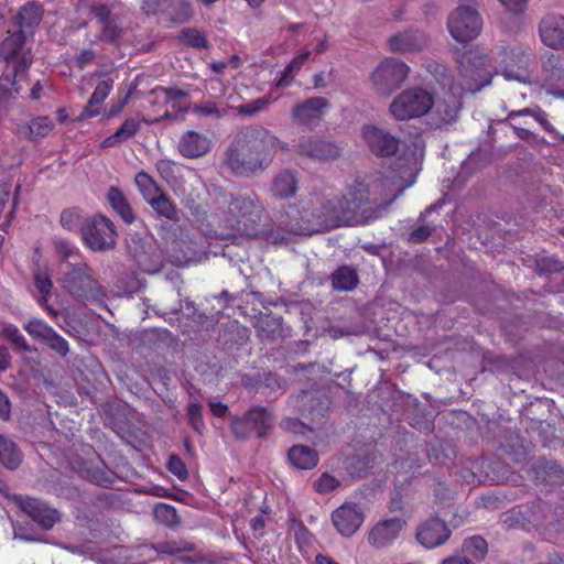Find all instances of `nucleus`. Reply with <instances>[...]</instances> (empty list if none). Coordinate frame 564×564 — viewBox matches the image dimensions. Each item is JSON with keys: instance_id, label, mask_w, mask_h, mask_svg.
<instances>
[{"instance_id": "nucleus-1", "label": "nucleus", "mask_w": 564, "mask_h": 564, "mask_svg": "<svg viewBox=\"0 0 564 564\" xmlns=\"http://www.w3.org/2000/svg\"><path fill=\"white\" fill-rule=\"evenodd\" d=\"M415 163L399 165L390 175L369 182L355 180L341 195L310 193L294 206L299 230L305 232L354 226L377 220L415 182Z\"/></svg>"}, {"instance_id": "nucleus-2", "label": "nucleus", "mask_w": 564, "mask_h": 564, "mask_svg": "<svg viewBox=\"0 0 564 564\" xmlns=\"http://www.w3.org/2000/svg\"><path fill=\"white\" fill-rule=\"evenodd\" d=\"M278 151L288 152L289 143L262 126L240 131L225 152V164L236 175L249 176L267 170Z\"/></svg>"}, {"instance_id": "nucleus-3", "label": "nucleus", "mask_w": 564, "mask_h": 564, "mask_svg": "<svg viewBox=\"0 0 564 564\" xmlns=\"http://www.w3.org/2000/svg\"><path fill=\"white\" fill-rule=\"evenodd\" d=\"M494 76V67L490 65L487 54L478 51H469L458 59L457 74L445 66H440L438 84L443 89H455L465 95L475 94L490 85Z\"/></svg>"}, {"instance_id": "nucleus-4", "label": "nucleus", "mask_w": 564, "mask_h": 564, "mask_svg": "<svg viewBox=\"0 0 564 564\" xmlns=\"http://www.w3.org/2000/svg\"><path fill=\"white\" fill-rule=\"evenodd\" d=\"M57 281L65 291L80 300L94 299L99 293L95 273L85 261L64 264L57 272Z\"/></svg>"}, {"instance_id": "nucleus-5", "label": "nucleus", "mask_w": 564, "mask_h": 564, "mask_svg": "<svg viewBox=\"0 0 564 564\" xmlns=\"http://www.w3.org/2000/svg\"><path fill=\"white\" fill-rule=\"evenodd\" d=\"M459 6L447 18V30L458 43L475 40L482 30V19L478 13L477 0H459Z\"/></svg>"}, {"instance_id": "nucleus-6", "label": "nucleus", "mask_w": 564, "mask_h": 564, "mask_svg": "<svg viewBox=\"0 0 564 564\" xmlns=\"http://www.w3.org/2000/svg\"><path fill=\"white\" fill-rule=\"evenodd\" d=\"M262 210L263 207L254 193L238 195L229 202L227 225L242 235L250 236Z\"/></svg>"}, {"instance_id": "nucleus-7", "label": "nucleus", "mask_w": 564, "mask_h": 564, "mask_svg": "<svg viewBox=\"0 0 564 564\" xmlns=\"http://www.w3.org/2000/svg\"><path fill=\"white\" fill-rule=\"evenodd\" d=\"M434 105L432 94L421 87L403 90L390 104L389 111L397 120H410L426 115Z\"/></svg>"}, {"instance_id": "nucleus-8", "label": "nucleus", "mask_w": 564, "mask_h": 564, "mask_svg": "<svg viewBox=\"0 0 564 564\" xmlns=\"http://www.w3.org/2000/svg\"><path fill=\"white\" fill-rule=\"evenodd\" d=\"M409 66L398 58L384 59L372 73L371 82L377 94L389 96L409 75Z\"/></svg>"}, {"instance_id": "nucleus-9", "label": "nucleus", "mask_w": 564, "mask_h": 564, "mask_svg": "<svg viewBox=\"0 0 564 564\" xmlns=\"http://www.w3.org/2000/svg\"><path fill=\"white\" fill-rule=\"evenodd\" d=\"M84 243L93 251L100 252L111 249L116 243L113 224L101 215L87 218L82 228Z\"/></svg>"}, {"instance_id": "nucleus-10", "label": "nucleus", "mask_w": 564, "mask_h": 564, "mask_svg": "<svg viewBox=\"0 0 564 564\" xmlns=\"http://www.w3.org/2000/svg\"><path fill=\"white\" fill-rule=\"evenodd\" d=\"M272 426V415L264 409H250L242 417H234L231 431L237 438L262 437Z\"/></svg>"}, {"instance_id": "nucleus-11", "label": "nucleus", "mask_w": 564, "mask_h": 564, "mask_svg": "<svg viewBox=\"0 0 564 564\" xmlns=\"http://www.w3.org/2000/svg\"><path fill=\"white\" fill-rule=\"evenodd\" d=\"M405 528L406 521L401 517L381 519L369 529L367 542L377 550L389 547L402 535Z\"/></svg>"}, {"instance_id": "nucleus-12", "label": "nucleus", "mask_w": 564, "mask_h": 564, "mask_svg": "<svg viewBox=\"0 0 564 564\" xmlns=\"http://www.w3.org/2000/svg\"><path fill=\"white\" fill-rule=\"evenodd\" d=\"M332 522L336 531L344 538L354 535L365 521V512L360 505L345 502L332 512Z\"/></svg>"}, {"instance_id": "nucleus-13", "label": "nucleus", "mask_w": 564, "mask_h": 564, "mask_svg": "<svg viewBox=\"0 0 564 564\" xmlns=\"http://www.w3.org/2000/svg\"><path fill=\"white\" fill-rule=\"evenodd\" d=\"M11 499L24 513L45 530L51 529L59 520L57 510L50 508L41 500L21 495H13Z\"/></svg>"}, {"instance_id": "nucleus-14", "label": "nucleus", "mask_w": 564, "mask_h": 564, "mask_svg": "<svg viewBox=\"0 0 564 564\" xmlns=\"http://www.w3.org/2000/svg\"><path fill=\"white\" fill-rule=\"evenodd\" d=\"M362 139L372 153L379 156L393 155L400 145V140L389 131L368 124L361 130Z\"/></svg>"}, {"instance_id": "nucleus-15", "label": "nucleus", "mask_w": 564, "mask_h": 564, "mask_svg": "<svg viewBox=\"0 0 564 564\" xmlns=\"http://www.w3.org/2000/svg\"><path fill=\"white\" fill-rule=\"evenodd\" d=\"M463 96L455 89H443L442 94L434 99V115L437 117V124H449L458 118L463 105Z\"/></svg>"}, {"instance_id": "nucleus-16", "label": "nucleus", "mask_w": 564, "mask_h": 564, "mask_svg": "<svg viewBox=\"0 0 564 564\" xmlns=\"http://www.w3.org/2000/svg\"><path fill=\"white\" fill-rule=\"evenodd\" d=\"M296 153L312 160H333L339 156L338 147L314 137H302L296 144Z\"/></svg>"}, {"instance_id": "nucleus-17", "label": "nucleus", "mask_w": 564, "mask_h": 564, "mask_svg": "<svg viewBox=\"0 0 564 564\" xmlns=\"http://www.w3.org/2000/svg\"><path fill=\"white\" fill-rule=\"evenodd\" d=\"M539 35L544 45L553 50H564V17L546 14L539 23Z\"/></svg>"}, {"instance_id": "nucleus-18", "label": "nucleus", "mask_w": 564, "mask_h": 564, "mask_svg": "<svg viewBox=\"0 0 564 564\" xmlns=\"http://www.w3.org/2000/svg\"><path fill=\"white\" fill-rule=\"evenodd\" d=\"M427 37L417 30H405L391 35L388 41L390 51L400 54L417 53L427 46Z\"/></svg>"}, {"instance_id": "nucleus-19", "label": "nucleus", "mask_w": 564, "mask_h": 564, "mask_svg": "<svg viewBox=\"0 0 564 564\" xmlns=\"http://www.w3.org/2000/svg\"><path fill=\"white\" fill-rule=\"evenodd\" d=\"M451 535L446 523L438 518H430L421 523L416 531V539L426 549H434L445 543Z\"/></svg>"}, {"instance_id": "nucleus-20", "label": "nucleus", "mask_w": 564, "mask_h": 564, "mask_svg": "<svg viewBox=\"0 0 564 564\" xmlns=\"http://www.w3.org/2000/svg\"><path fill=\"white\" fill-rule=\"evenodd\" d=\"M329 108V102L323 97H312L303 102L295 105L292 109V119L303 126H312L318 122L325 110Z\"/></svg>"}, {"instance_id": "nucleus-21", "label": "nucleus", "mask_w": 564, "mask_h": 564, "mask_svg": "<svg viewBox=\"0 0 564 564\" xmlns=\"http://www.w3.org/2000/svg\"><path fill=\"white\" fill-rule=\"evenodd\" d=\"M212 148L207 134L194 130L184 132L177 143L180 154L186 159H198L206 155Z\"/></svg>"}, {"instance_id": "nucleus-22", "label": "nucleus", "mask_w": 564, "mask_h": 564, "mask_svg": "<svg viewBox=\"0 0 564 564\" xmlns=\"http://www.w3.org/2000/svg\"><path fill=\"white\" fill-rule=\"evenodd\" d=\"M299 183V173L295 170L283 169L273 176L270 192L276 199H288L296 194Z\"/></svg>"}, {"instance_id": "nucleus-23", "label": "nucleus", "mask_w": 564, "mask_h": 564, "mask_svg": "<svg viewBox=\"0 0 564 564\" xmlns=\"http://www.w3.org/2000/svg\"><path fill=\"white\" fill-rule=\"evenodd\" d=\"M113 87V80L111 78H106L100 80L94 93L91 94L87 106L83 109L79 118L87 119L94 118L99 115V109L97 106L101 105L105 99L109 96Z\"/></svg>"}, {"instance_id": "nucleus-24", "label": "nucleus", "mask_w": 564, "mask_h": 564, "mask_svg": "<svg viewBox=\"0 0 564 564\" xmlns=\"http://www.w3.org/2000/svg\"><path fill=\"white\" fill-rule=\"evenodd\" d=\"M155 169L159 175L172 187V189L177 191L183 186V169L176 162L169 159H162L155 163Z\"/></svg>"}, {"instance_id": "nucleus-25", "label": "nucleus", "mask_w": 564, "mask_h": 564, "mask_svg": "<svg viewBox=\"0 0 564 564\" xmlns=\"http://www.w3.org/2000/svg\"><path fill=\"white\" fill-rule=\"evenodd\" d=\"M25 42V34L22 30L9 32L0 43V57L6 62L19 58Z\"/></svg>"}, {"instance_id": "nucleus-26", "label": "nucleus", "mask_w": 564, "mask_h": 564, "mask_svg": "<svg viewBox=\"0 0 564 564\" xmlns=\"http://www.w3.org/2000/svg\"><path fill=\"white\" fill-rule=\"evenodd\" d=\"M543 80L550 87L564 86V62L558 55L551 54L543 61Z\"/></svg>"}, {"instance_id": "nucleus-27", "label": "nucleus", "mask_w": 564, "mask_h": 564, "mask_svg": "<svg viewBox=\"0 0 564 564\" xmlns=\"http://www.w3.org/2000/svg\"><path fill=\"white\" fill-rule=\"evenodd\" d=\"M139 129V120L134 118L126 119L123 123L117 129V131L113 134L106 138L100 145L104 149L116 147L134 137L138 133Z\"/></svg>"}, {"instance_id": "nucleus-28", "label": "nucleus", "mask_w": 564, "mask_h": 564, "mask_svg": "<svg viewBox=\"0 0 564 564\" xmlns=\"http://www.w3.org/2000/svg\"><path fill=\"white\" fill-rule=\"evenodd\" d=\"M53 247L58 259L57 272L63 269L64 264H74L76 261H83L79 249L65 239H54Z\"/></svg>"}, {"instance_id": "nucleus-29", "label": "nucleus", "mask_w": 564, "mask_h": 564, "mask_svg": "<svg viewBox=\"0 0 564 564\" xmlns=\"http://www.w3.org/2000/svg\"><path fill=\"white\" fill-rule=\"evenodd\" d=\"M43 8L37 2H29L18 14V24L23 32L32 31L42 20Z\"/></svg>"}, {"instance_id": "nucleus-30", "label": "nucleus", "mask_w": 564, "mask_h": 564, "mask_svg": "<svg viewBox=\"0 0 564 564\" xmlns=\"http://www.w3.org/2000/svg\"><path fill=\"white\" fill-rule=\"evenodd\" d=\"M289 459L299 469H311L316 466L318 457L314 449L297 445L290 449Z\"/></svg>"}, {"instance_id": "nucleus-31", "label": "nucleus", "mask_w": 564, "mask_h": 564, "mask_svg": "<svg viewBox=\"0 0 564 564\" xmlns=\"http://www.w3.org/2000/svg\"><path fill=\"white\" fill-rule=\"evenodd\" d=\"M22 462V454L8 437L0 435V463L8 469H15Z\"/></svg>"}, {"instance_id": "nucleus-32", "label": "nucleus", "mask_w": 564, "mask_h": 564, "mask_svg": "<svg viewBox=\"0 0 564 564\" xmlns=\"http://www.w3.org/2000/svg\"><path fill=\"white\" fill-rule=\"evenodd\" d=\"M107 199L110 206L119 214V216L127 223L131 224L134 220V215L130 205L127 202L123 193L116 186H111L107 193Z\"/></svg>"}, {"instance_id": "nucleus-33", "label": "nucleus", "mask_w": 564, "mask_h": 564, "mask_svg": "<svg viewBox=\"0 0 564 564\" xmlns=\"http://www.w3.org/2000/svg\"><path fill=\"white\" fill-rule=\"evenodd\" d=\"M357 283V272L347 265L338 268L332 275V284L334 289L339 291H351Z\"/></svg>"}, {"instance_id": "nucleus-34", "label": "nucleus", "mask_w": 564, "mask_h": 564, "mask_svg": "<svg viewBox=\"0 0 564 564\" xmlns=\"http://www.w3.org/2000/svg\"><path fill=\"white\" fill-rule=\"evenodd\" d=\"M134 183L147 203L162 192L155 180L144 171L137 173Z\"/></svg>"}, {"instance_id": "nucleus-35", "label": "nucleus", "mask_w": 564, "mask_h": 564, "mask_svg": "<svg viewBox=\"0 0 564 564\" xmlns=\"http://www.w3.org/2000/svg\"><path fill=\"white\" fill-rule=\"evenodd\" d=\"M151 549L158 554L174 555L182 552H192L195 550V545L185 540H170L154 543Z\"/></svg>"}, {"instance_id": "nucleus-36", "label": "nucleus", "mask_w": 564, "mask_h": 564, "mask_svg": "<svg viewBox=\"0 0 564 564\" xmlns=\"http://www.w3.org/2000/svg\"><path fill=\"white\" fill-rule=\"evenodd\" d=\"M310 55H311V52L308 50L301 51L284 68L281 78L276 83V86L278 87L289 86L294 77V74L301 69L302 65L307 61Z\"/></svg>"}, {"instance_id": "nucleus-37", "label": "nucleus", "mask_w": 564, "mask_h": 564, "mask_svg": "<svg viewBox=\"0 0 564 564\" xmlns=\"http://www.w3.org/2000/svg\"><path fill=\"white\" fill-rule=\"evenodd\" d=\"M86 220L77 208L64 209L59 217L62 227L72 232L79 231L82 234V228L85 226Z\"/></svg>"}, {"instance_id": "nucleus-38", "label": "nucleus", "mask_w": 564, "mask_h": 564, "mask_svg": "<svg viewBox=\"0 0 564 564\" xmlns=\"http://www.w3.org/2000/svg\"><path fill=\"white\" fill-rule=\"evenodd\" d=\"M148 204L155 210V213H158V215L170 220H176L177 212L175 205L163 191Z\"/></svg>"}, {"instance_id": "nucleus-39", "label": "nucleus", "mask_w": 564, "mask_h": 564, "mask_svg": "<svg viewBox=\"0 0 564 564\" xmlns=\"http://www.w3.org/2000/svg\"><path fill=\"white\" fill-rule=\"evenodd\" d=\"M166 13L172 22L183 23L192 17V7L185 0H170L166 7Z\"/></svg>"}, {"instance_id": "nucleus-40", "label": "nucleus", "mask_w": 564, "mask_h": 564, "mask_svg": "<svg viewBox=\"0 0 564 564\" xmlns=\"http://www.w3.org/2000/svg\"><path fill=\"white\" fill-rule=\"evenodd\" d=\"M34 284L41 295L39 302L41 305H44L48 301V297L51 296V290L53 288L51 275L47 269H37L34 272Z\"/></svg>"}, {"instance_id": "nucleus-41", "label": "nucleus", "mask_w": 564, "mask_h": 564, "mask_svg": "<svg viewBox=\"0 0 564 564\" xmlns=\"http://www.w3.org/2000/svg\"><path fill=\"white\" fill-rule=\"evenodd\" d=\"M24 330L34 339L45 343L54 332L53 327L42 319L33 318L24 325Z\"/></svg>"}, {"instance_id": "nucleus-42", "label": "nucleus", "mask_w": 564, "mask_h": 564, "mask_svg": "<svg viewBox=\"0 0 564 564\" xmlns=\"http://www.w3.org/2000/svg\"><path fill=\"white\" fill-rule=\"evenodd\" d=\"M463 551L477 560H481L487 554V542L479 535L471 536L464 541Z\"/></svg>"}, {"instance_id": "nucleus-43", "label": "nucleus", "mask_w": 564, "mask_h": 564, "mask_svg": "<svg viewBox=\"0 0 564 564\" xmlns=\"http://www.w3.org/2000/svg\"><path fill=\"white\" fill-rule=\"evenodd\" d=\"M271 104V98L269 96H263L261 98L251 100L243 105H240L236 108L237 112L245 117H253L259 112L267 109V107Z\"/></svg>"}, {"instance_id": "nucleus-44", "label": "nucleus", "mask_w": 564, "mask_h": 564, "mask_svg": "<svg viewBox=\"0 0 564 564\" xmlns=\"http://www.w3.org/2000/svg\"><path fill=\"white\" fill-rule=\"evenodd\" d=\"M155 519L166 527H175L178 523L176 509L166 503H158L154 508Z\"/></svg>"}, {"instance_id": "nucleus-45", "label": "nucleus", "mask_w": 564, "mask_h": 564, "mask_svg": "<svg viewBox=\"0 0 564 564\" xmlns=\"http://www.w3.org/2000/svg\"><path fill=\"white\" fill-rule=\"evenodd\" d=\"M180 41L195 48L207 47V40L205 35L196 29L187 28L182 30L180 33Z\"/></svg>"}, {"instance_id": "nucleus-46", "label": "nucleus", "mask_w": 564, "mask_h": 564, "mask_svg": "<svg viewBox=\"0 0 564 564\" xmlns=\"http://www.w3.org/2000/svg\"><path fill=\"white\" fill-rule=\"evenodd\" d=\"M122 34V29L118 25L116 19L101 24L100 34L96 37V40L91 41L93 43L97 41H104L107 43H116Z\"/></svg>"}, {"instance_id": "nucleus-47", "label": "nucleus", "mask_w": 564, "mask_h": 564, "mask_svg": "<svg viewBox=\"0 0 564 564\" xmlns=\"http://www.w3.org/2000/svg\"><path fill=\"white\" fill-rule=\"evenodd\" d=\"M52 129H53V122L47 117H40V118L33 119L29 123L30 134L34 139L46 137L52 131Z\"/></svg>"}, {"instance_id": "nucleus-48", "label": "nucleus", "mask_w": 564, "mask_h": 564, "mask_svg": "<svg viewBox=\"0 0 564 564\" xmlns=\"http://www.w3.org/2000/svg\"><path fill=\"white\" fill-rule=\"evenodd\" d=\"M3 336L9 339L14 347L21 349L23 351H30V346L28 345L24 336L20 333L18 327L14 325H7L2 329Z\"/></svg>"}, {"instance_id": "nucleus-49", "label": "nucleus", "mask_w": 564, "mask_h": 564, "mask_svg": "<svg viewBox=\"0 0 564 564\" xmlns=\"http://www.w3.org/2000/svg\"><path fill=\"white\" fill-rule=\"evenodd\" d=\"M187 417L192 427L199 434L205 430V423L203 421V413L200 404L192 402L187 406Z\"/></svg>"}, {"instance_id": "nucleus-50", "label": "nucleus", "mask_w": 564, "mask_h": 564, "mask_svg": "<svg viewBox=\"0 0 564 564\" xmlns=\"http://www.w3.org/2000/svg\"><path fill=\"white\" fill-rule=\"evenodd\" d=\"M167 469L171 474L184 481L188 477L187 468L184 462L177 455H171L167 460Z\"/></svg>"}, {"instance_id": "nucleus-51", "label": "nucleus", "mask_w": 564, "mask_h": 564, "mask_svg": "<svg viewBox=\"0 0 564 564\" xmlns=\"http://www.w3.org/2000/svg\"><path fill=\"white\" fill-rule=\"evenodd\" d=\"M193 112L202 117H215L220 118L225 115V111L220 110L216 102L207 101L205 104H195Z\"/></svg>"}, {"instance_id": "nucleus-52", "label": "nucleus", "mask_w": 564, "mask_h": 564, "mask_svg": "<svg viewBox=\"0 0 564 564\" xmlns=\"http://www.w3.org/2000/svg\"><path fill=\"white\" fill-rule=\"evenodd\" d=\"M339 486V481L329 474H323L315 482V490L326 495L335 490Z\"/></svg>"}, {"instance_id": "nucleus-53", "label": "nucleus", "mask_w": 564, "mask_h": 564, "mask_svg": "<svg viewBox=\"0 0 564 564\" xmlns=\"http://www.w3.org/2000/svg\"><path fill=\"white\" fill-rule=\"evenodd\" d=\"M44 344L63 357L69 351L68 343L55 330L50 335Z\"/></svg>"}, {"instance_id": "nucleus-54", "label": "nucleus", "mask_w": 564, "mask_h": 564, "mask_svg": "<svg viewBox=\"0 0 564 564\" xmlns=\"http://www.w3.org/2000/svg\"><path fill=\"white\" fill-rule=\"evenodd\" d=\"M536 269L540 273H552L561 271L563 264L553 257H545L536 261Z\"/></svg>"}, {"instance_id": "nucleus-55", "label": "nucleus", "mask_w": 564, "mask_h": 564, "mask_svg": "<svg viewBox=\"0 0 564 564\" xmlns=\"http://www.w3.org/2000/svg\"><path fill=\"white\" fill-rule=\"evenodd\" d=\"M281 429L295 434H305L310 429L300 420L293 417H286L280 423Z\"/></svg>"}, {"instance_id": "nucleus-56", "label": "nucleus", "mask_w": 564, "mask_h": 564, "mask_svg": "<svg viewBox=\"0 0 564 564\" xmlns=\"http://www.w3.org/2000/svg\"><path fill=\"white\" fill-rule=\"evenodd\" d=\"M142 10L147 14H155L159 12H166V7L170 0H140Z\"/></svg>"}, {"instance_id": "nucleus-57", "label": "nucleus", "mask_w": 564, "mask_h": 564, "mask_svg": "<svg viewBox=\"0 0 564 564\" xmlns=\"http://www.w3.org/2000/svg\"><path fill=\"white\" fill-rule=\"evenodd\" d=\"M91 12L99 24H104L115 20V18L111 17L110 8L106 4H94L91 7Z\"/></svg>"}, {"instance_id": "nucleus-58", "label": "nucleus", "mask_w": 564, "mask_h": 564, "mask_svg": "<svg viewBox=\"0 0 564 564\" xmlns=\"http://www.w3.org/2000/svg\"><path fill=\"white\" fill-rule=\"evenodd\" d=\"M158 95H163L164 100L172 101L182 99L187 96V93L177 88H158L154 90Z\"/></svg>"}, {"instance_id": "nucleus-59", "label": "nucleus", "mask_w": 564, "mask_h": 564, "mask_svg": "<svg viewBox=\"0 0 564 564\" xmlns=\"http://www.w3.org/2000/svg\"><path fill=\"white\" fill-rule=\"evenodd\" d=\"M503 8L512 13H522L530 0H498Z\"/></svg>"}, {"instance_id": "nucleus-60", "label": "nucleus", "mask_w": 564, "mask_h": 564, "mask_svg": "<svg viewBox=\"0 0 564 564\" xmlns=\"http://www.w3.org/2000/svg\"><path fill=\"white\" fill-rule=\"evenodd\" d=\"M430 236L431 230L427 227L422 226L411 231V234L409 235V241L413 243H420L426 240Z\"/></svg>"}, {"instance_id": "nucleus-61", "label": "nucleus", "mask_w": 564, "mask_h": 564, "mask_svg": "<svg viewBox=\"0 0 564 564\" xmlns=\"http://www.w3.org/2000/svg\"><path fill=\"white\" fill-rule=\"evenodd\" d=\"M11 413V403L8 395L0 391V419L8 420Z\"/></svg>"}, {"instance_id": "nucleus-62", "label": "nucleus", "mask_w": 564, "mask_h": 564, "mask_svg": "<svg viewBox=\"0 0 564 564\" xmlns=\"http://www.w3.org/2000/svg\"><path fill=\"white\" fill-rule=\"evenodd\" d=\"M503 76L507 79H514V80L523 82V83H525L528 80V76L523 68H518L516 72L512 69H509V68H505Z\"/></svg>"}, {"instance_id": "nucleus-63", "label": "nucleus", "mask_w": 564, "mask_h": 564, "mask_svg": "<svg viewBox=\"0 0 564 564\" xmlns=\"http://www.w3.org/2000/svg\"><path fill=\"white\" fill-rule=\"evenodd\" d=\"M95 58V54L90 50H84L82 51L78 56L76 57V63L79 67L86 66L88 63H90Z\"/></svg>"}, {"instance_id": "nucleus-64", "label": "nucleus", "mask_w": 564, "mask_h": 564, "mask_svg": "<svg viewBox=\"0 0 564 564\" xmlns=\"http://www.w3.org/2000/svg\"><path fill=\"white\" fill-rule=\"evenodd\" d=\"M442 564H473L469 558L462 555H455L443 560Z\"/></svg>"}]
</instances>
